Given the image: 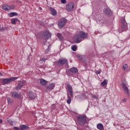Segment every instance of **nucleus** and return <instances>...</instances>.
I'll return each instance as SVG.
<instances>
[{
    "label": "nucleus",
    "mask_w": 130,
    "mask_h": 130,
    "mask_svg": "<svg viewBox=\"0 0 130 130\" xmlns=\"http://www.w3.org/2000/svg\"><path fill=\"white\" fill-rule=\"evenodd\" d=\"M28 98L30 100H33V99L36 98V94L34 92H30L28 94Z\"/></svg>",
    "instance_id": "dca6fc26"
},
{
    "label": "nucleus",
    "mask_w": 130,
    "mask_h": 130,
    "mask_svg": "<svg viewBox=\"0 0 130 130\" xmlns=\"http://www.w3.org/2000/svg\"><path fill=\"white\" fill-rule=\"evenodd\" d=\"M78 69L74 67L71 68L69 70L67 71V75L68 76H73L74 74H77L78 73Z\"/></svg>",
    "instance_id": "0eeeda50"
},
{
    "label": "nucleus",
    "mask_w": 130,
    "mask_h": 130,
    "mask_svg": "<svg viewBox=\"0 0 130 130\" xmlns=\"http://www.w3.org/2000/svg\"><path fill=\"white\" fill-rule=\"evenodd\" d=\"M0 76H3V73L0 72Z\"/></svg>",
    "instance_id": "e433bc0d"
},
{
    "label": "nucleus",
    "mask_w": 130,
    "mask_h": 130,
    "mask_svg": "<svg viewBox=\"0 0 130 130\" xmlns=\"http://www.w3.org/2000/svg\"><path fill=\"white\" fill-rule=\"evenodd\" d=\"M18 77H11L10 78H5L3 80V83L4 85H6L7 84H9L10 83H12V82H14V81H16L17 80Z\"/></svg>",
    "instance_id": "7ed1b4c3"
},
{
    "label": "nucleus",
    "mask_w": 130,
    "mask_h": 130,
    "mask_svg": "<svg viewBox=\"0 0 130 130\" xmlns=\"http://www.w3.org/2000/svg\"><path fill=\"white\" fill-rule=\"evenodd\" d=\"M14 129H15V130H19V128H18V127H14Z\"/></svg>",
    "instance_id": "f704fd0d"
},
{
    "label": "nucleus",
    "mask_w": 130,
    "mask_h": 130,
    "mask_svg": "<svg viewBox=\"0 0 130 130\" xmlns=\"http://www.w3.org/2000/svg\"><path fill=\"white\" fill-rule=\"evenodd\" d=\"M54 87H55V83H50L48 85H47L46 87L47 90L49 91H51L54 89Z\"/></svg>",
    "instance_id": "9b49d317"
},
{
    "label": "nucleus",
    "mask_w": 130,
    "mask_h": 130,
    "mask_svg": "<svg viewBox=\"0 0 130 130\" xmlns=\"http://www.w3.org/2000/svg\"><path fill=\"white\" fill-rule=\"evenodd\" d=\"M49 10H50V12H52V15L53 16H56V15L57 14V12H56V10H54V9L52 7H50L49 8Z\"/></svg>",
    "instance_id": "6ab92c4d"
},
{
    "label": "nucleus",
    "mask_w": 130,
    "mask_h": 130,
    "mask_svg": "<svg viewBox=\"0 0 130 130\" xmlns=\"http://www.w3.org/2000/svg\"><path fill=\"white\" fill-rule=\"evenodd\" d=\"M40 83L43 86H46V85H47V81H46V80H45L44 79H41L40 80Z\"/></svg>",
    "instance_id": "aec40b11"
},
{
    "label": "nucleus",
    "mask_w": 130,
    "mask_h": 130,
    "mask_svg": "<svg viewBox=\"0 0 130 130\" xmlns=\"http://www.w3.org/2000/svg\"><path fill=\"white\" fill-rule=\"evenodd\" d=\"M121 23H122V26H121L122 29L123 30V31H125L126 28H127V24L126 23V22L125 21V19H122Z\"/></svg>",
    "instance_id": "ddd939ff"
},
{
    "label": "nucleus",
    "mask_w": 130,
    "mask_h": 130,
    "mask_svg": "<svg viewBox=\"0 0 130 130\" xmlns=\"http://www.w3.org/2000/svg\"><path fill=\"white\" fill-rule=\"evenodd\" d=\"M19 19L18 18H13L11 19V24L13 25H16V22H18Z\"/></svg>",
    "instance_id": "b1692460"
},
{
    "label": "nucleus",
    "mask_w": 130,
    "mask_h": 130,
    "mask_svg": "<svg viewBox=\"0 0 130 130\" xmlns=\"http://www.w3.org/2000/svg\"><path fill=\"white\" fill-rule=\"evenodd\" d=\"M128 67H127V64H125L123 66V70H126V69H127Z\"/></svg>",
    "instance_id": "c756f323"
},
{
    "label": "nucleus",
    "mask_w": 130,
    "mask_h": 130,
    "mask_svg": "<svg viewBox=\"0 0 130 130\" xmlns=\"http://www.w3.org/2000/svg\"><path fill=\"white\" fill-rule=\"evenodd\" d=\"M97 127H98V129L102 130V129H103V128L104 127V126H103V124H99L97 125Z\"/></svg>",
    "instance_id": "bb28decb"
},
{
    "label": "nucleus",
    "mask_w": 130,
    "mask_h": 130,
    "mask_svg": "<svg viewBox=\"0 0 130 130\" xmlns=\"http://www.w3.org/2000/svg\"><path fill=\"white\" fill-rule=\"evenodd\" d=\"M2 9L4 10V11L9 12L10 10H14V9H15V6L11 5L10 6L7 4H4L2 6Z\"/></svg>",
    "instance_id": "6e6552de"
},
{
    "label": "nucleus",
    "mask_w": 130,
    "mask_h": 130,
    "mask_svg": "<svg viewBox=\"0 0 130 130\" xmlns=\"http://www.w3.org/2000/svg\"><path fill=\"white\" fill-rule=\"evenodd\" d=\"M0 123H3V120L0 119Z\"/></svg>",
    "instance_id": "c9c22d12"
},
{
    "label": "nucleus",
    "mask_w": 130,
    "mask_h": 130,
    "mask_svg": "<svg viewBox=\"0 0 130 130\" xmlns=\"http://www.w3.org/2000/svg\"><path fill=\"white\" fill-rule=\"evenodd\" d=\"M108 83V80L105 79L104 81L102 82V83H101V86H103V87H104V86H105L106 85H107Z\"/></svg>",
    "instance_id": "4be33fe9"
},
{
    "label": "nucleus",
    "mask_w": 130,
    "mask_h": 130,
    "mask_svg": "<svg viewBox=\"0 0 130 130\" xmlns=\"http://www.w3.org/2000/svg\"><path fill=\"white\" fill-rule=\"evenodd\" d=\"M9 17H14V16H18V13L16 12H11L9 14Z\"/></svg>",
    "instance_id": "a878e982"
},
{
    "label": "nucleus",
    "mask_w": 130,
    "mask_h": 130,
    "mask_svg": "<svg viewBox=\"0 0 130 130\" xmlns=\"http://www.w3.org/2000/svg\"><path fill=\"white\" fill-rule=\"evenodd\" d=\"M6 30H7V28L6 27H0V32L6 31Z\"/></svg>",
    "instance_id": "c85d7f7f"
},
{
    "label": "nucleus",
    "mask_w": 130,
    "mask_h": 130,
    "mask_svg": "<svg viewBox=\"0 0 130 130\" xmlns=\"http://www.w3.org/2000/svg\"><path fill=\"white\" fill-rule=\"evenodd\" d=\"M73 40L76 43H80V42H82V41H83V39H82L80 34H76L73 37Z\"/></svg>",
    "instance_id": "39448f33"
},
{
    "label": "nucleus",
    "mask_w": 130,
    "mask_h": 130,
    "mask_svg": "<svg viewBox=\"0 0 130 130\" xmlns=\"http://www.w3.org/2000/svg\"><path fill=\"white\" fill-rule=\"evenodd\" d=\"M79 34L82 39H86V38H88V34L84 31H80Z\"/></svg>",
    "instance_id": "4468645a"
},
{
    "label": "nucleus",
    "mask_w": 130,
    "mask_h": 130,
    "mask_svg": "<svg viewBox=\"0 0 130 130\" xmlns=\"http://www.w3.org/2000/svg\"><path fill=\"white\" fill-rule=\"evenodd\" d=\"M104 13L106 16H110L112 14L111 10L109 8L104 9Z\"/></svg>",
    "instance_id": "2eb2a0df"
},
{
    "label": "nucleus",
    "mask_w": 130,
    "mask_h": 130,
    "mask_svg": "<svg viewBox=\"0 0 130 130\" xmlns=\"http://www.w3.org/2000/svg\"><path fill=\"white\" fill-rule=\"evenodd\" d=\"M12 97H13V98H17V99L21 98V94H18V93H17L16 92H12Z\"/></svg>",
    "instance_id": "f3484780"
},
{
    "label": "nucleus",
    "mask_w": 130,
    "mask_h": 130,
    "mask_svg": "<svg viewBox=\"0 0 130 130\" xmlns=\"http://www.w3.org/2000/svg\"><path fill=\"white\" fill-rule=\"evenodd\" d=\"M61 4H65L67 3V0H60Z\"/></svg>",
    "instance_id": "7c9ffc66"
},
{
    "label": "nucleus",
    "mask_w": 130,
    "mask_h": 130,
    "mask_svg": "<svg viewBox=\"0 0 130 130\" xmlns=\"http://www.w3.org/2000/svg\"><path fill=\"white\" fill-rule=\"evenodd\" d=\"M77 120L82 123H86L87 122V117L85 115H80L77 117Z\"/></svg>",
    "instance_id": "423d86ee"
},
{
    "label": "nucleus",
    "mask_w": 130,
    "mask_h": 130,
    "mask_svg": "<svg viewBox=\"0 0 130 130\" xmlns=\"http://www.w3.org/2000/svg\"><path fill=\"white\" fill-rule=\"evenodd\" d=\"M7 101L9 105H12V104H13V102H14V101H13L11 98H8Z\"/></svg>",
    "instance_id": "393cba45"
},
{
    "label": "nucleus",
    "mask_w": 130,
    "mask_h": 130,
    "mask_svg": "<svg viewBox=\"0 0 130 130\" xmlns=\"http://www.w3.org/2000/svg\"><path fill=\"white\" fill-rule=\"evenodd\" d=\"M74 8H75V4L73 3H69L66 6V10L67 12H72L73 10H74Z\"/></svg>",
    "instance_id": "9d476101"
},
{
    "label": "nucleus",
    "mask_w": 130,
    "mask_h": 130,
    "mask_svg": "<svg viewBox=\"0 0 130 130\" xmlns=\"http://www.w3.org/2000/svg\"><path fill=\"white\" fill-rule=\"evenodd\" d=\"M39 35H42V37H38L40 39H44L45 40H48L49 38L51 36V34L48 31H45L43 34H39Z\"/></svg>",
    "instance_id": "f03ea898"
},
{
    "label": "nucleus",
    "mask_w": 130,
    "mask_h": 130,
    "mask_svg": "<svg viewBox=\"0 0 130 130\" xmlns=\"http://www.w3.org/2000/svg\"><path fill=\"white\" fill-rule=\"evenodd\" d=\"M122 88L125 94L129 95V90L128 89V87H127V86L126 85L125 83L122 84Z\"/></svg>",
    "instance_id": "f8f14e48"
},
{
    "label": "nucleus",
    "mask_w": 130,
    "mask_h": 130,
    "mask_svg": "<svg viewBox=\"0 0 130 130\" xmlns=\"http://www.w3.org/2000/svg\"><path fill=\"white\" fill-rule=\"evenodd\" d=\"M10 124L11 125H13V123H10Z\"/></svg>",
    "instance_id": "4c0bfd02"
},
{
    "label": "nucleus",
    "mask_w": 130,
    "mask_h": 130,
    "mask_svg": "<svg viewBox=\"0 0 130 130\" xmlns=\"http://www.w3.org/2000/svg\"><path fill=\"white\" fill-rule=\"evenodd\" d=\"M26 85V81H19L18 83V85L16 86V90H20L21 88L23 87Z\"/></svg>",
    "instance_id": "1a4fd4ad"
},
{
    "label": "nucleus",
    "mask_w": 130,
    "mask_h": 130,
    "mask_svg": "<svg viewBox=\"0 0 130 130\" xmlns=\"http://www.w3.org/2000/svg\"><path fill=\"white\" fill-rule=\"evenodd\" d=\"M71 48H72V50H73V51H77V46L76 45L72 46Z\"/></svg>",
    "instance_id": "cd10ccee"
},
{
    "label": "nucleus",
    "mask_w": 130,
    "mask_h": 130,
    "mask_svg": "<svg viewBox=\"0 0 130 130\" xmlns=\"http://www.w3.org/2000/svg\"><path fill=\"white\" fill-rule=\"evenodd\" d=\"M68 91L69 93H68V99L67 102L68 104H71L72 102V97H73V87L71 85H68Z\"/></svg>",
    "instance_id": "f257e3e1"
},
{
    "label": "nucleus",
    "mask_w": 130,
    "mask_h": 130,
    "mask_svg": "<svg viewBox=\"0 0 130 130\" xmlns=\"http://www.w3.org/2000/svg\"><path fill=\"white\" fill-rule=\"evenodd\" d=\"M98 18V17H97V16H96V18Z\"/></svg>",
    "instance_id": "ea45409f"
},
{
    "label": "nucleus",
    "mask_w": 130,
    "mask_h": 130,
    "mask_svg": "<svg viewBox=\"0 0 130 130\" xmlns=\"http://www.w3.org/2000/svg\"><path fill=\"white\" fill-rule=\"evenodd\" d=\"M58 63L60 64H66L68 62V60L67 59H60L58 61Z\"/></svg>",
    "instance_id": "a211bd4d"
},
{
    "label": "nucleus",
    "mask_w": 130,
    "mask_h": 130,
    "mask_svg": "<svg viewBox=\"0 0 130 130\" xmlns=\"http://www.w3.org/2000/svg\"><path fill=\"white\" fill-rule=\"evenodd\" d=\"M127 100L126 99L124 98V99H123L122 101H123V102H126Z\"/></svg>",
    "instance_id": "72a5a7b5"
},
{
    "label": "nucleus",
    "mask_w": 130,
    "mask_h": 130,
    "mask_svg": "<svg viewBox=\"0 0 130 130\" xmlns=\"http://www.w3.org/2000/svg\"><path fill=\"white\" fill-rule=\"evenodd\" d=\"M96 74V75H100L101 74V70L97 71Z\"/></svg>",
    "instance_id": "2f4dec72"
},
{
    "label": "nucleus",
    "mask_w": 130,
    "mask_h": 130,
    "mask_svg": "<svg viewBox=\"0 0 130 130\" xmlns=\"http://www.w3.org/2000/svg\"><path fill=\"white\" fill-rule=\"evenodd\" d=\"M94 98L97 99V96H94Z\"/></svg>",
    "instance_id": "58836bf2"
},
{
    "label": "nucleus",
    "mask_w": 130,
    "mask_h": 130,
    "mask_svg": "<svg viewBox=\"0 0 130 130\" xmlns=\"http://www.w3.org/2000/svg\"><path fill=\"white\" fill-rule=\"evenodd\" d=\"M67 23V19L66 18H62L58 22V26L60 29H62L66 26Z\"/></svg>",
    "instance_id": "20e7f679"
},
{
    "label": "nucleus",
    "mask_w": 130,
    "mask_h": 130,
    "mask_svg": "<svg viewBox=\"0 0 130 130\" xmlns=\"http://www.w3.org/2000/svg\"><path fill=\"white\" fill-rule=\"evenodd\" d=\"M41 60H42V61H45V60H47V59L45 58V57H43L41 59Z\"/></svg>",
    "instance_id": "473e14b6"
},
{
    "label": "nucleus",
    "mask_w": 130,
    "mask_h": 130,
    "mask_svg": "<svg viewBox=\"0 0 130 130\" xmlns=\"http://www.w3.org/2000/svg\"><path fill=\"white\" fill-rule=\"evenodd\" d=\"M29 129V126L26 125H22L20 126V130H25V129Z\"/></svg>",
    "instance_id": "412c9836"
},
{
    "label": "nucleus",
    "mask_w": 130,
    "mask_h": 130,
    "mask_svg": "<svg viewBox=\"0 0 130 130\" xmlns=\"http://www.w3.org/2000/svg\"><path fill=\"white\" fill-rule=\"evenodd\" d=\"M57 37L59 39L60 41H63V37H62V35L61 34L58 33Z\"/></svg>",
    "instance_id": "5701e85b"
}]
</instances>
